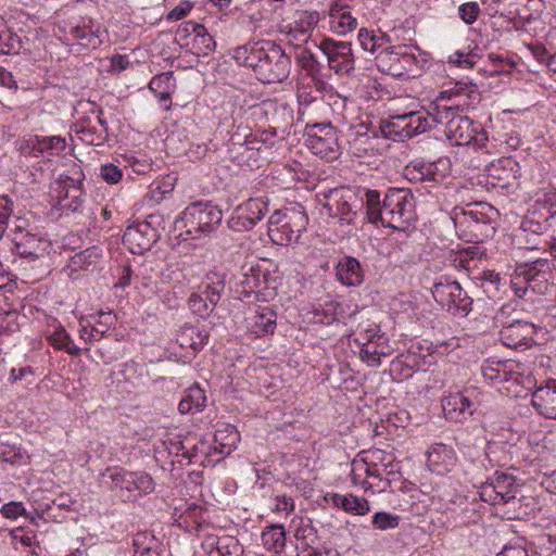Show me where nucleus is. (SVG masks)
Listing matches in <instances>:
<instances>
[{
	"mask_svg": "<svg viewBox=\"0 0 556 556\" xmlns=\"http://www.w3.org/2000/svg\"><path fill=\"white\" fill-rule=\"evenodd\" d=\"M91 112L97 113V121L92 122L89 117L83 118L75 124L74 131L84 143L100 147L108 140V122L103 118L101 108Z\"/></svg>",
	"mask_w": 556,
	"mask_h": 556,
	"instance_id": "nucleus-17",
	"label": "nucleus"
},
{
	"mask_svg": "<svg viewBox=\"0 0 556 556\" xmlns=\"http://www.w3.org/2000/svg\"><path fill=\"white\" fill-rule=\"evenodd\" d=\"M366 205L370 223L405 231L416 220V202L409 189L390 188L383 197L378 190L366 189L361 200Z\"/></svg>",
	"mask_w": 556,
	"mask_h": 556,
	"instance_id": "nucleus-1",
	"label": "nucleus"
},
{
	"mask_svg": "<svg viewBox=\"0 0 556 556\" xmlns=\"http://www.w3.org/2000/svg\"><path fill=\"white\" fill-rule=\"evenodd\" d=\"M91 20H88V23L85 18L77 24H68L66 27L67 34L72 35L74 39L78 40L79 43L86 48H97L102 40L99 38V35L96 30L91 28L89 25Z\"/></svg>",
	"mask_w": 556,
	"mask_h": 556,
	"instance_id": "nucleus-29",
	"label": "nucleus"
},
{
	"mask_svg": "<svg viewBox=\"0 0 556 556\" xmlns=\"http://www.w3.org/2000/svg\"><path fill=\"white\" fill-rule=\"evenodd\" d=\"M510 287L518 298L529 292L538 295H556V268L545 260L517 264L510 277Z\"/></svg>",
	"mask_w": 556,
	"mask_h": 556,
	"instance_id": "nucleus-4",
	"label": "nucleus"
},
{
	"mask_svg": "<svg viewBox=\"0 0 556 556\" xmlns=\"http://www.w3.org/2000/svg\"><path fill=\"white\" fill-rule=\"evenodd\" d=\"M222 219V210L211 201H198L189 204L181 217L186 233L192 239L214 232Z\"/></svg>",
	"mask_w": 556,
	"mask_h": 556,
	"instance_id": "nucleus-8",
	"label": "nucleus"
},
{
	"mask_svg": "<svg viewBox=\"0 0 556 556\" xmlns=\"http://www.w3.org/2000/svg\"><path fill=\"white\" fill-rule=\"evenodd\" d=\"M190 309L199 317L205 318L211 315L216 304L212 303L204 293L193 292L188 300Z\"/></svg>",
	"mask_w": 556,
	"mask_h": 556,
	"instance_id": "nucleus-48",
	"label": "nucleus"
},
{
	"mask_svg": "<svg viewBox=\"0 0 556 556\" xmlns=\"http://www.w3.org/2000/svg\"><path fill=\"white\" fill-rule=\"evenodd\" d=\"M438 113L432 115L426 110L404 112L410 138L432 129L437 124L443 123L442 111L437 106Z\"/></svg>",
	"mask_w": 556,
	"mask_h": 556,
	"instance_id": "nucleus-23",
	"label": "nucleus"
},
{
	"mask_svg": "<svg viewBox=\"0 0 556 556\" xmlns=\"http://www.w3.org/2000/svg\"><path fill=\"white\" fill-rule=\"evenodd\" d=\"M341 508L354 515H366L369 511V504L367 500L353 495H344Z\"/></svg>",
	"mask_w": 556,
	"mask_h": 556,
	"instance_id": "nucleus-54",
	"label": "nucleus"
},
{
	"mask_svg": "<svg viewBox=\"0 0 556 556\" xmlns=\"http://www.w3.org/2000/svg\"><path fill=\"white\" fill-rule=\"evenodd\" d=\"M547 229L548 224H546V219L536 220L534 218V213L526 215L520 224V231L525 233L543 235Z\"/></svg>",
	"mask_w": 556,
	"mask_h": 556,
	"instance_id": "nucleus-56",
	"label": "nucleus"
},
{
	"mask_svg": "<svg viewBox=\"0 0 556 556\" xmlns=\"http://www.w3.org/2000/svg\"><path fill=\"white\" fill-rule=\"evenodd\" d=\"M400 51L397 46L386 47L379 50L376 54L377 66L381 72H384L393 77H401Z\"/></svg>",
	"mask_w": 556,
	"mask_h": 556,
	"instance_id": "nucleus-30",
	"label": "nucleus"
},
{
	"mask_svg": "<svg viewBox=\"0 0 556 556\" xmlns=\"http://www.w3.org/2000/svg\"><path fill=\"white\" fill-rule=\"evenodd\" d=\"M442 111L444 134L454 146L471 144L475 122L468 116L458 115L455 108L444 106Z\"/></svg>",
	"mask_w": 556,
	"mask_h": 556,
	"instance_id": "nucleus-14",
	"label": "nucleus"
},
{
	"mask_svg": "<svg viewBox=\"0 0 556 556\" xmlns=\"http://www.w3.org/2000/svg\"><path fill=\"white\" fill-rule=\"evenodd\" d=\"M192 49H194V53L200 54H207L211 51H214L216 48V42L213 38V36L210 35L205 26L203 25V31H199V35H195V37L192 38Z\"/></svg>",
	"mask_w": 556,
	"mask_h": 556,
	"instance_id": "nucleus-51",
	"label": "nucleus"
},
{
	"mask_svg": "<svg viewBox=\"0 0 556 556\" xmlns=\"http://www.w3.org/2000/svg\"><path fill=\"white\" fill-rule=\"evenodd\" d=\"M492 485L500 493V500H504V504L516 503V480L511 475L505 472H495L494 478L491 480Z\"/></svg>",
	"mask_w": 556,
	"mask_h": 556,
	"instance_id": "nucleus-32",
	"label": "nucleus"
},
{
	"mask_svg": "<svg viewBox=\"0 0 556 556\" xmlns=\"http://www.w3.org/2000/svg\"><path fill=\"white\" fill-rule=\"evenodd\" d=\"M330 29L338 35H345L357 27V20L352 16L346 3L339 0L329 9Z\"/></svg>",
	"mask_w": 556,
	"mask_h": 556,
	"instance_id": "nucleus-25",
	"label": "nucleus"
},
{
	"mask_svg": "<svg viewBox=\"0 0 556 556\" xmlns=\"http://www.w3.org/2000/svg\"><path fill=\"white\" fill-rule=\"evenodd\" d=\"M132 546L135 556H159L157 541L149 532H138L134 535Z\"/></svg>",
	"mask_w": 556,
	"mask_h": 556,
	"instance_id": "nucleus-42",
	"label": "nucleus"
},
{
	"mask_svg": "<svg viewBox=\"0 0 556 556\" xmlns=\"http://www.w3.org/2000/svg\"><path fill=\"white\" fill-rule=\"evenodd\" d=\"M269 276V271L263 270L257 263H244L237 277L238 288L236 293L238 298L249 299L252 294H256L262 289H266Z\"/></svg>",
	"mask_w": 556,
	"mask_h": 556,
	"instance_id": "nucleus-16",
	"label": "nucleus"
},
{
	"mask_svg": "<svg viewBox=\"0 0 556 556\" xmlns=\"http://www.w3.org/2000/svg\"><path fill=\"white\" fill-rule=\"evenodd\" d=\"M251 328L257 337L273 333L276 328V313L267 307L257 312L252 318Z\"/></svg>",
	"mask_w": 556,
	"mask_h": 556,
	"instance_id": "nucleus-39",
	"label": "nucleus"
},
{
	"mask_svg": "<svg viewBox=\"0 0 556 556\" xmlns=\"http://www.w3.org/2000/svg\"><path fill=\"white\" fill-rule=\"evenodd\" d=\"M243 549L238 540L232 536L218 538L216 541V553L218 556H240Z\"/></svg>",
	"mask_w": 556,
	"mask_h": 556,
	"instance_id": "nucleus-52",
	"label": "nucleus"
},
{
	"mask_svg": "<svg viewBox=\"0 0 556 556\" xmlns=\"http://www.w3.org/2000/svg\"><path fill=\"white\" fill-rule=\"evenodd\" d=\"M199 31H203V24H199L193 21H188L179 25L177 29V36L179 37L181 45L189 46V38L191 36L192 38L195 37V35H199Z\"/></svg>",
	"mask_w": 556,
	"mask_h": 556,
	"instance_id": "nucleus-57",
	"label": "nucleus"
},
{
	"mask_svg": "<svg viewBox=\"0 0 556 556\" xmlns=\"http://www.w3.org/2000/svg\"><path fill=\"white\" fill-rule=\"evenodd\" d=\"M400 516L387 511H378L372 516V526L378 530L395 529L400 525Z\"/></svg>",
	"mask_w": 556,
	"mask_h": 556,
	"instance_id": "nucleus-55",
	"label": "nucleus"
},
{
	"mask_svg": "<svg viewBox=\"0 0 556 556\" xmlns=\"http://www.w3.org/2000/svg\"><path fill=\"white\" fill-rule=\"evenodd\" d=\"M208 334L197 327L189 326L181 329L177 337V342L182 349H192L200 351L207 342Z\"/></svg>",
	"mask_w": 556,
	"mask_h": 556,
	"instance_id": "nucleus-33",
	"label": "nucleus"
},
{
	"mask_svg": "<svg viewBox=\"0 0 556 556\" xmlns=\"http://www.w3.org/2000/svg\"><path fill=\"white\" fill-rule=\"evenodd\" d=\"M262 542L267 551L280 553L286 545V531L283 526L273 525L262 532Z\"/></svg>",
	"mask_w": 556,
	"mask_h": 556,
	"instance_id": "nucleus-37",
	"label": "nucleus"
},
{
	"mask_svg": "<svg viewBox=\"0 0 556 556\" xmlns=\"http://www.w3.org/2000/svg\"><path fill=\"white\" fill-rule=\"evenodd\" d=\"M397 51H400V63L397 66L401 67V77L413 74L415 76V72L421 67L420 63L422 62L419 59L418 54L415 53L417 51L416 47L406 46V45H397Z\"/></svg>",
	"mask_w": 556,
	"mask_h": 556,
	"instance_id": "nucleus-34",
	"label": "nucleus"
},
{
	"mask_svg": "<svg viewBox=\"0 0 556 556\" xmlns=\"http://www.w3.org/2000/svg\"><path fill=\"white\" fill-rule=\"evenodd\" d=\"M149 89L153 93L166 90H175V78L173 72H165L155 75L149 83Z\"/></svg>",
	"mask_w": 556,
	"mask_h": 556,
	"instance_id": "nucleus-53",
	"label": "nucleus"
},
{
	"mask_svg": "<svg viewBox=\"0 0 556 556\" xmlns=\"http://www.w3.org/2000/svg\"><path fill=\"white\" fill-rule=\"evenodd\" d=\"M362 339L371 343L374 346L379 348L383 346L384 351L392 353V348L389 344V338L384 332H381L380 327L376 324H370L368 327L364 328L361 332Z\"/></svg>",
	"mask_w": 556,
	"mask_h": 556,
	"instance_id": "nucleus-44",
	"label": "nucleus"
},
{
	"mask_svg": "<svg viewBox=\"0 0 556 556\" xmlns=\"http://www.w3.org/2000/svg\"><path fill=\"white\" fill-rule=\"evenodd\" d=\"M48 341L53 348L65 350L71 355L78 356L80 353V349L73 343L71 336L63 327L58 328L50 334Z\"/></svg>",
	"mask_w": 556,
	"mask_h": 556,
	"instance_id": "nucleus-43",
	"label": "nucleus"
},
{
	"mask_svg": "<svg viewBox=\"0 0 556 556\" xmlns=\"http://www.w3.org/2000/svg\"><path fill=\"white\" fill-rule=\"evenodd\" d=\"M498 211L486 202L455 206L451 218L459 238L469 243H481L495 233Z\"/></svg>",
	"mask_w": 556,
	"mask_h": 556,
	"instance_id": "nucleus-3",
	"label": "nucleus"
},
{
	"mask_svg": "<svg viewBox=\"0 0 556 556\" xmlns=\"http://www.w3.org/2000/svg\"><path fill=\"white\" fill-rule=\"evenodd\" d=\"M479 494L480 498L490 505L504 504V500L498 498L501 495L491 482L483 483L480 488Z\"/></svg>",
	"mask_w": 556,
	"mask_h": 556,
	"instance_id": "nucleus-62",
	"label": "nucleus"
},
{
	"mask_svg": "<svg viewBox=\"0 0 556 556\" xmlns=\"http://www.w3.org/2000/svg\"><path fill=\"white\" fill-rule=\"evenodd\" d=\"M534 204L546 210L548 215L556 214V191L538 193Z\"/></svg>",
	"mask_w": 556,
	"mask_h": 556,
	"instance_id": "nucleus-58",
	"label": "nucleus"
},
{
	"mask_svg": "<svg viewBox=\"0 0 556 556\" xmlns=\"http://www.w3.org/2000/svg\"><path fill=\"white\" fill-rule=\"evenodd\" d=\"M516 306L517 303L509 302L498 309L497 319L502 325L500 340L510 349H529L534 344L538 327L531 321L521 319Z\"/></svg>",
	"mask_w": 556,
	"mask_h": 556,
	"instance_id": "nucleus-5",
	"label": "nucleus"
},
{
	"mask_svg": "<svg viewBox=\"0 0 556 556\" xmlns=\"http://www.w3.org/2000/svg\"><path fill=\"white\" fill-rule=\"evenodd\" d=\"M338 280L348 287H358L364 282L365 273L359 261L353 256L341 257L336 266Z\"/></svg>",
	"mask_w": 556,
	"mask_h": 556,
	"instance_id": "nucleus-24",
	"label": "nucleus"
},
{
	"mask_svg": "<svg viewBox=\"0 0 556 556\" xmlns=\"http://www.w3.org/2000/svg\"><path fill=\"white\" fill-rule=\"evenodd\" d=\"M206 407L205 391L198 383L189 387L178 404L180 414H194L204 410Z\"/></svg>",
	"mask_w": 556,
	"mask_h": 556,
	"instance_id": "nucleus-27",
	"label": "nucleus"
},
{
	"mask_svg": "<svg viewBox=\"0 0 556 556\" xmlns=\"http://www.w3.org/2000/svg\"><path fill=\"white\" fill-rule=\"evenodd\" d=\"M0 513L4 518L14 520L17 517L24 515L26 509L22 502H10L1 507Z\"/></svg>",
	"mask_w": 556,
	"mask_h": 556,
	"instance_id": "nucleus-64",
	"label": "nucleus"
},
{
	"mask_svg": "<svg viewBox=\"0 0 556 556\" xmlns=\"http://www.w3.org/2000/svg\"><path fill=\"white\" fill-rule=\"evenodd\" d=\"M238 64L251 67L263 84L286 80L291 73V55L270 40L249 42L233 52Z\"/></svg>",
	"mask_w": 556,
	"mask_h": 556,
	"instance_id": "nucleus-2",
	"label": "nucleus"
},
{
	"mask_svg": "<svg viewBox=\"0 0 556 556\" xmlns=\"http://www.w3.org/2000/svg\"><path fill=\"white\" fill-rule=\"evenodd\" d=\"M450 169L447 159H439L434 162L414 160L404 167L403 176L410 184H420L425 188H433L446 178Z\"/></svg>",
	"mask_w": 556,
	"mask_h": 556,
	"instance_id": "nucleus-10",
	"label": "nucleus"
},
{
	"mask_svg": "<svg viewBox=\"0 0 556 556\" xmlns=\"http://www.w3.org/2000/svg\"><path fill=\"white\" fill-rule=\"evenodd\" d=\"M37 146V157L43 156L46 153L49 156H54L63 152L66 148L65 139L60 136H35Z\"/></svg>",
	"mask_w": 556,
	"mask_h": 556,
	"instance_id": "nucleus-41",
	"label": "nucleus"
},
{
	"mask_svg": "<svg viewBox=\"0 0 556 556\" xmlns=\"http://www.w3.org/2000/svg\"><path fill=\"white\" fill-rule=\"evenodd\" d=\"M521 364L514 361L486 359L481 365V374L489 381L503 382L511 381L519 384L521 379Z\"/></svg>",
	"mask_w": 556,
	"mask_h": 556,
	"instance_id": "nucleus-20",
	"label": "nucleus"
},
{
	"mask_svg": "<svg viewBox=\"0 0 556 556\" xmlns=\"http://www.w3.org/2000/svg\"><path fill=\"white\" fill-rule=\"evenodd\" d=\"M293 58L298 65L305 71L308 76L316 77L321 73L323 64L308 49L295 45Z\"/></svg>",
	"mask_w": 556,
	"mask_h": 556,
	"instance_id": "nucleus-36",
	"label": "nucleus"
},
{
	"mask_svg": "<svg viewBox=\"0 0 556 556\" xmlns=\"http://www.w3.org/2000/svg\"><path fill=\"white\" fill-rule=\"evenodd\" d=\"M251 134V130L247 126L239 125L230 135L229 152L231 153L232 159L239 164H245V161L248 160L244 157V153L241 152V149H243L244 142H247Z\"/></svg>",
	"mask_w": 556,
	"mask_h": 556,
	"instance_id": "nucleus-40",
	"label": "nucleus"
},
{
	"mask_svg": "<svg viewBox=\"0 0 556 556\" xmlns=\"http://www.w3.org/2000/svg\"><path fill=\"white\" fill-rule=\"evenodd\" d=\"M358 39L364 50L375 53L377 49L381 47L380 41L384 39V36L377 37L370 34L367 29H361Z\"/></svg>",
	"mask_w": 556,
	"mask_h": 556,
	"instance_id": "nucleus-59",
	"label": "nucleus"
},
{
	"mask_svg": "<svg viewBox=\"0 0 556 556\" xmlns=\"http://www.w3.org/2000/svg\"><path fill=\"white\" fill-rule=\"evenodd\" d=\"M22 48L21 38L10 29L0 31V54H17Z\"/></svg>",
	"mask_w": 556,
	"mask_h": 556,
	"instance_id": "nucleus-50",
	"label": "nucleus"
},
{
	"mask_svg": "<svg viewBox=\"0 0 556 556\" xmlns=\"http://www.w3.org/2000/svg\"><path fill=\"white\" fill-rule=\"evenodd\" d=\"M344 314L345 311L342 303L329 300L313 309V319L317 324L331 325L334 321H341L344 318Z\"/></svg>",
	"mask_w": 556,
	"mask_h": 556,
	"instance_id": "nucleus-28",
	"label": "nucleus"
},
{
	"mask_svg": "<svg viewBox=\"0 0 556 556\" xmlns=\"http://www.w3.org/2000/svg\"><path fill=\"white\" fill-rule=\"evenodd\" d=\"M227 275L219 271H210L206 275V285L203 291L207 299L217 305L226 289Z\"/></svg>",
	"mask_w": 556,
	"mask_h": 556,
	"instance_id": "nucleus-38",
	"label": "nucleus"
},
{
	"mask_svg": "<svg viewBox=\"0 0 556 556\" xmlns=\"http://www.w3.org/2000/svg\"><path fill=\"white\" fill-rule=\"evenodd\" d=\"M479 13H480V8L477 2L464 3L458 9L459 17L468 25L476 22Z\"/></svg>",
	"mask_w": 556,
	"mask_h": 556,
	"instance_id": "nucleus-61",
	"label": "nucleus"
},
{
	"mask_svg": "<svg viewBox=\"0 0 556 556\" xmlns=\"http://www.w3.org/2000/svg\"><path fill=\"white\" fill-rule=\"evenodd\" d=\"M102 477L111 491L127 493L129 501L151 494L155 489L153 478L146 471H129L122 467H112L106 468Z\"/></svg>",
	"mask_w": 556,
	"mask_h": 556,
	"instance_id": "nucleus-7",
	"label": "nucleus"
},
{
	"mask_svg": "<svg viewBox=\"0 0 556 556\" xmlns=\"http://www.w3.org/2000/svg\"><path fill=\"white\" fill-rule=\"evenodd\" d=\"M434 301L446 312L465 317L472 306V299L462 288L458 281L447 276L439 277L431 288Z\"/></svg>",
	"mask_w": 556,
	"mask_h": 556,
	"instance_id": "nucleus-9",
	"label": "nucleus"
},
{
	"mask_svg": "<svg viewBox=\"0 0 556 556\" xmlns=\"http://www.w3.org/2000/svg\"><path fill=\"white\" fill-rule=\"evenodd\" d=\"M100 177L108 184L114 185L123 177L122 169L113 163H106L100 167Z\"/></svg>",
	"mask_w": 556,
	"mask_h": 556,
	"instance_id": "nucleus-60",
	"label": "nucleus"
},
{
	"mask_svg": "<svg viewBox=\"0 0 556 556\" xmlns=\"http://www.w3.org/2000/svg\"><path fill=\"white\" fill-rule=\"evenodd\" d=\"M531 403L541 415L556 419V379H548L544 386L538 387Z\"/></svg>",
	"mask_w": 556,
	"mask_h": 556,
	"instance_id": "nucleus-22",
	"label": "nucleus"
},
{
	"mask_svg": "<svg viewBox=\"0 0 556 556\" xmlns=\"http://www.w3.org/2000/svg\"><path fill=\"white\" fill-rule=\"evenodd\" d=\"M478 403L473 401L468 391L452 393L442 400V409L447 420L460 422L473 415Z\"/></svg>",
	"mask_w": 556,
	"mask_h": 556,
	"instance_id": "nucleus-19",
	"label": "nucleus"
},
{
	"mask_svg": "<svg viewBox=\"0 0 556 556\" xmlns=\"http://www.w3.org/2000/svg\"><path fill=\"white\" fill-rule=\"evenodd\" d=\"M324 207L330 217L353 224L359 208L357 195L349 188H334L325 193Z\"/></svg>",
	"mask_w": 556,
	"mask_h": 556,
	"instance_id": "nucleus-12",
	"label": "nucleus"
},
{
	"mask_svg": "<svg viewBox=\"0 0 556 556\" xmlns=\"http://www.w3.org/2000/svg\"><path fill=\"white\" fill-rule=\"evenodd\" d=\"M318 22L319 13L317 11H304L300 14L295 27L288 33V37L306 42L308 34L316 27Z\"/></svg>",
	"mask_w": 556,
	"mask_h": 556,
	"instance_id": "nucleus-31",
	"label": "nucleus"
},
{
	"mask_svg": "<svg viewBox=\"0 0 556 556\" xmlns=\"http://www.w3.org/2000/svg\"><path fill=\"white\" fill-rule=\"evenodd\" d=\"M365 472L367 478L372 479L368 482L369 488H377L379 492L386 491L391 485L390 480L387 478L384 471H382V464L379 466L376 463L365 464ZM364 483H367L365 481Z\"/></svg>",
	"mask_w": 556,
	"mask_h": 556,
	"instance_id": "nucleus-47",
	"label": "nucleus"
},
{
	"mask_svg": "<svg viewBox=\"0 0 556 556\" xmlns=\"http://www.w3.org/2000/svg\"><path fill=\"white\" fill-rule=\"evenodd\" d=\"M308 217L302 207L275 211L268 219V236L278 245L296 242L306 229Z\"/></svg>",
	"mask_w": 556,
	"mask_h": 556,
	"instance_id": "nucleus-6",
	"label": "nucleus"
},
{
	"mask_svg": "<svg viewBox=\"0 0 556 556\" xmlns=\"http://www.w3.org/2000/svg\"><path fill=\"white\" fill-rule=\"evenodd\" d=\"M319 49L326 55L331 71H334L338 75L352 74L355 68V61L350 42L326 38L320 42Z\"/></svg>",
	"mask_w": 556,
	"mask_h": 556,
	"instance_id": "nucleus-13",
	"label": "nucleus"
},
{
	"mask_svg": "<svg viewBox=\"0 0 556 556\" xmlns=\"http://www.w3.org/2000/svg\"><path fill=\"white\" fill-rule=\"evenodd\" d=\"M161 231H154L146 225L137 222L126 228L123 235V243L134 254H143L159 241Z\"/></svg>",
	"mask_w": 556,
	"mask_h": 556,
	"instance_id": "nucleus-18",
	"label": "nucleus"
},
{
	"mask_svg": "<svg viewBox=\"0 0 556 556\" xmlns=\"http://www.w3.org/2000/svg\"><path fill=\"white\" fill-rule=\"evenodd\" d=\"M268 212V202L262 198L249 199L236 210L228 225L236 231L250 230L262 220Z\"/></svg>",
	"mask_w": 556,
	"mask_h": 556,
	"instance_id": "nucleus-15",
	"label": "nucleus"
},
{
	"mask_svg": "<svg viewBox=\"0 0 556 556\" xmlns=\"http://www.w3.org/2000/svg\"><path fill=\"white\" fill-rule=\"evenodd\" d=\"M102 257V250L92 245L79 253H76L70 258L68 267L74 270H87L90 266L94 265Z\"/></svg>",
	"mask_w": 556,
	"mask_h": 556,
	"instance_id": "nucleus-35",
	"label": "nucleus"
},
{
	"mask_svg": "<svg viewBox=\"0 0 556 556\" xmlns=\"http://www.w3.org/2000/svg\"><path fill=\"white\" fill-rule=\"evenodd\" d=\"M370 455L374 459L382 463V471H384L387 477L397 472L396 465L393 464V457L391 455H386L381 450H375Z\"/></svg>",
	"mask_w": 556,
	"mask_h": 556,
	"instance_id": "nucleus-63",
	"label": "nucleus"
},
{
	"mask_svg": "<svg viewBox=\"0 0 556 556\" xmlns=\"http://www.w3.org/2000/svg\"><path fill=\"white\" fill-rule=\"evenodd\" d=\"M379 131L382 137L393 141L403 142L410 139L404 113L392 115L388 119H381Z\"/></svg>",
	"mask_w": 556,
	"mask_h": 556,
	"instance_id": "nucleus-26",
	"label": "nucleus"
},
{
	"mask_svg": "<svg viewBox=\"0 0 556 556\" xmlns=\"http://www.w3.org/2000/svg\"><path fill=\"white\" fill-rule=\"evenodd\" d=\"M306 146L321 159L334 160L339 154L338 135L330 123L306 125Z\"/></svg>",
	"mask_w": 556,
	"mask_h": 556,
	"instance_id": "nucleus-11",
	"label": "nucleus"
},
{
	"mask_svg": "<svg viewBox=\"0 0 556 556\" xmlns=\"http://www.w3.org/2000/svg\"><path fill=\"white\" fill-rule=\"evenodd\" d=\"M239 441V432L231 425H226L224 429H217L214 434V443L219 444L222 448L231 453Z\"/></svg>",
	"mask_w": 556,
	"mask_h": 556,
	"instance_id": "nucleus-46",
	"label": "nucleus"
},
{
	"mask_svg": "<svg viewBox=\"0 0 556 556\" xmlns=\"http://www.w3.org/2000/svg\"><path fill=\"white\" fill-rule=\"evenodd\" d=\"M383 346L376 348L371 343L363 342L359 356L363 362H365L368 366L378 367L380 366L381 356H389L391 353L383 350Z\"/></svg>",
	"mask_w": 556,
	"mask_h": 556,
	"instance_id": "nucleus-49",
	"label": "nucleus"
},
{
	"mask_svg": "<svg viewBox=\"0 0 556 556\" xmlns=\"http://www.w3.org/2000/svg\"><path fill=\"white\" fill-rule=\"evenodd\" d=\"M457 457L453 447L435 444L428 452L427 466L435 475H446L456 466Z\"/></svg>",
	"mask_w": 556,
	"mask_h": 556,
	"instance_id": "nucleus-21",
	"label": "nucleus"
},
{
	"mask_svg": "<svg viewBox=\"0 0 556 556\" xmlns=\"http://www.w3.org/2000/svg\"><path fill=\"white\" fill-rule=\"evenodd\" d=\"M0 458L12 465L23 462L24 456L21 448L8 435L0 437Z\"/></svg>",
	"mask_w": 556,
	"mask_h": 556,
	"instance_id": "nucleus-45",
	"label": "nucleus"
}]
</instances>
